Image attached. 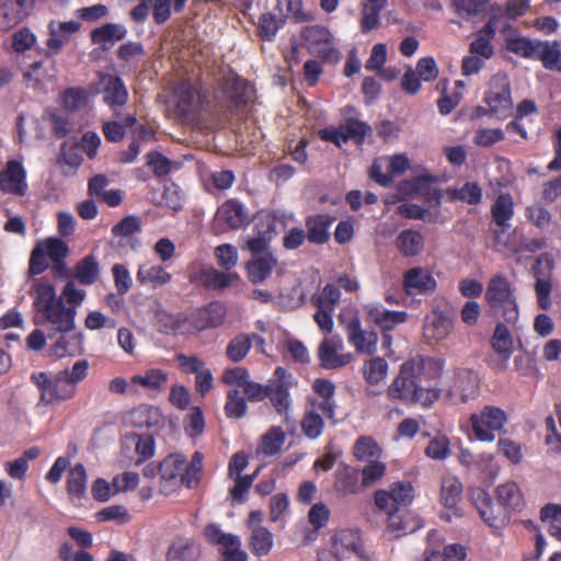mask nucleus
I'll list each match as a JSON object with an SVG mask.
<instances>
[{"label": "nucleus", "mask_w": 561, "mask_h": 561, "mask_svg": "<svg viewBox=\"0 0 561 561\" xmlns=\"http://www.w3.org/2000/svg\"><path fill=\"white\" fill-rule=\"evenodd\" d=\"M437 377L438 367L433 359L413 357L400 366L399 374L387 388V397L405 404L428 408L440 397L439 389L434 385Z\"/></svg>", "instance_id": "obj_1"}, {"label": "nucleus", "mask_w": 561, "mask_h": 561, "mask_svg": "<svg viewBox=\"0 0 561 561\" xmlns=\"http://www.w3.org/2000/svg\"><path fill=\"white\" fill-rule=\"evenodd\" d=\"M88 373L87 359H79L71 368H65L54 375L45 371L33 373L31 380L39 391V404L50 405L72 399L77 393L78 383L87 378Z\"/></svg>", "instance_id": "obj_2"}, {"label": "nucleus", "mask_w": 561, "mask_h": 561, "mask_svg": "<svg viewBox=\"0 0 561 561\" xmlns=\"http://www.w3.org/2000/svg\"><path fill=\"white\" fill-rule=\"evenodd\" d=\"M30 295L33 298L34 310L49 324H58L61 330L72 327L76 319L75 308H67L61 298L56 295L53 284L45 279H35Z\"/></svg>", "instance_id": "obj_3"}, {"label": "nucleus", "mask_w": 561, "mask_h": 561, "mask_svg": "<svg viewBox=\"0 0 561 561\" xmlns=\"http://www.w3.org/2000/svg\"><path fill=\"white\" fill-rule=\"evenodd\" d=\"M485 300L491 309L507 323L515 324L519 318V307L515 289L502 274L492 276L485 290Z\"/></svg>", "instance_id": "obj_4"}, {"label": "nucleus", "mask_w": 561, "mask_h": 561, "mask_svg": "<svg viewBox=\"0 0 561 561\" xmlns=\"http://www.w3.org/2000/svg\"><path fill=\"white\" fill-rule=\"evenodd\" d=\"M486 108H480L482 113H488L499 119H506L513 114V100L511 84L505 73L494 75L488 82L484 98Z\"/></svg>", "instance_id": "obj_5"}, {"label": "nucleus", "mask_w": 561, "mask_h": 561, "mask_svg": "<svg viewBox=\"0 0 561 561\" xmlns=\"http://www.w3.org/2000/svg\"><path fill=\"white\" fill-rule=\"evenodd\" d=\"M469 422L477 440L492 443L496 433L504 432L507 414L497 407L485 405L479 412L472 413Z\"/></svg>", "instance_id": "obj_6"}, {"label": "nucleus", "mask_w": 561, "mask_h": 561, "mask_svg": "<svg viewBox=\"0 0 561 561\" xmlns=\"http://www.w3.org/2000/svg\"><path fill=\"white\" fill-rule=\"evenodd\" d=\"M438 181L436 175L431 174L426 169H422L419 174L410 180L400 182L398 186V199H412L421 197L424 201L436 205L440 203L442 192L434 187Z\"/></svg>", "instance_id": "obj_7"}, {"label": "nucleus", "mask_w": 561, "mask_h": 561, "mask_svg": "<svg viewBox=\"0 0 561 561\" xmlns=\"http://www.w3.org/2000/svg\"><path fill=\"white\" fill-rule=\"evenodd\" d=\"M440 396L450 403H467L479 394V377L471 369L455 371L451 383L439 389Z\"/></svg>", "instance_id": "obj_8"}, {"label": "nucleus", "mask_w": 561, "mask_h": 561, "mask_svg": "<svg viewBox=\"0 0 561 561\" xmlns=\"http://www.w3.org/2000/svg\"><path fill=\"white\" fill-rule=\"evenodd\" d=\"M201 105V95L190 82L178 84L168 102V110L181 121H190Z\"/></svg>", "instance_id": "obj_9"}, {"label": "nucleus", "mask_w": 561, "mask_h": 561, "mask_svg": "<svg viewBox=\"0 0 561 561\" xmlns=\"http://www.w3.org/2000/svg\"><path fill=\"white\" fill-rule=\"evenodd\" d=\"M332 551L335 561H342L353 556L362 561H374L373 556L365 548L360 534L353 529H342L334 535Z\"/></svg>", "instance_id": "obj_10"}, {"label": "nucleus", "mask_w": 561, "mask_h": 561, "mask_svg": "<svg viewBox=\"0 0 561 561\" xmlns=\"http://www.w3.org/2000/svg\"><path fill=\"white\" fill-rule=\"evenodd\" d=\"M51 330L48 332V340L51 342L49 354L51 356L62 358L66 356H75L82 352V335L75 332L76 319H72V327L61 330L58 324H50Z\"/></svg>", "instance_id": "obj_11"}, {"label": "nucleus", "mask_w": 561, "mask_h": 561, "mask_svg": "<svg viewBox=\"0 0 561 561\" xmlns=\"http://www.w3.org/2000/svg\"><path fill=\"white\" fill-rule=\"evenodd\" d=\"M302 36L305 38L308 50L324 60L337 61L340 51L335 47L334 37L331 32L320 25L307 27Z\"/></svg>", "instance_id": "obj_12"}, {"label": "nucleus", "mask_w": 561, "mask_h": 561, "mask_svg": "<svg viewBox=\"0 0 561 561\" xmlns=\"http://www.w3.org/2000/svg\"><path fill=\"white\" fill-rule=\"evenodd\" d=\"M411 162L405 153H397L375 159L370 168V176L382 186H388L393 179L410 169Z\"/></svg>", "instance_id": "obj_13"}, {"label": "nucleus", "mask_w": 561, "mask_h": 561, "mask_svg": "<svg viewBox=\"0 0 561 561\" xmlns=\"http://www.w3.org/2000/svg\"><path fill=\"white\" fill-rule=\"evenodd\" d=\"M423 337L427 344H437L448 339L454 330V319L438 310L434 309L425 316L423 321Z\"/></svg>", "instance_id": "obj_14"}, {"label": "nucleus", "mask_w": 561, "mask_h": 561, "mask_svg": "<svg viewBox=\"0 0 561 561\" xmlns=\"http://www.w3.org/2000/svg\"><path fill=\"white\" fill-rule=\"evenodd\" d=\"M277 380L268 383L267 396L278 414L289 421L288 412L290 408L289 387L293 385L291 376L282 367L275 370Z\"/></svg>", "instance_id": "obj_15"}, {"label": "nucleus", "mask_w": 561, "mask_h": 561, "mask_svg": "<svg viewBox=\"0 0 561 561\" xmlns=\"http://www.w3.org/2000/svg\"><path fill=\"white\" fill-rule=\"evenodd\" d=\"M253 94L254 90L251 84L230 73L216 92V99L238 106L251 101Z\"/></svg>", "instance_id": "obj_16"}, {"label": "nucleus", "mask_w": 561, "mask_h": 561, "mask_svg": "<svg viewBox=\"0 0 561 561\" xmlns=\"http://www.w3.org/2000/svg\"><path fill=\"white\" fill-rule=\"evenodd\" d=\"M185 465L182 454H171L159 465L160 489L164 494H171L181 486V477Z\"/></svg>", "instance_id": "obj_17"}, {"label": "nucleus", "mask_w": 561, "mask_h": 561, "mask_svg": "<svg viewBox=\"0 0 561 561\" xmlns=\"http://www.w3.org/2000/svg\"><path fill=\"white\" fill-rule=\"evenodd\" d=\"M319 359L325 369H336L352 362L353 356L344 353V344L341 337H325L319 346Z\"/></svg>", "instance_id": "obj_18"}, {"label": "nucleus", "mask_w": 561, "mask_h": 561, "mask_svg": "<svg viewBox=\"0 0 561 561\" xmlns=\"http://www.w3.org/2000/svg\"><path fill=\"white\" fill-rule=\"evenodd\" d=\"M462 484L458 478L448 476L442 480L440 503L445 511L440 517L447 522H451L454 517L461 515L458 503L461 499Z\"/></svg>", "instance_id": "obj_19"}, {"label": "nucleus", "mask_w": 561, "mask_h": 561, "mask_svg": "<svg viewBox=\"0 0 561 561\" xmlns=\"http://www.w3.org/2000/svg\"><path fill=\"white\" fill-rule=\"evenodd\" d=\"M100 84L104 102L115 115H119L128 100V91L123 80L113 75H104L101 77Z\"/></svg>", "instance_id": "obj_20"}, {"label": "nucleus", "mask_w": 561, "mask_h": 561, "mask_svg": "<svg viewBox=\"0 0 561 561\" xmlns=\"http://www.w3.org/2000/svg\"><path fill=\"white\" fill-rule=\"evenodd\" d=\"M34 7L35 0H5L0 3V31H8L18 25Z\"/></svg>", "instance_id": "obj_21"}, {"label": "nucleus", "mask_w": 561, "mask_h": 561, "mask_svg": "<svg viewBox=\"0 0 561 561\" xmlns=\"http://www.w3.org/2000/svg\"><path fill=\"white\" fill-rule=\"evenodd\" d=\"M0 190L19 196L26 193V172L21 162L11 160L7 168L0 172Z\"/></svg>", "instance_id": "obj_22"}, {"label": "nucleus", "mask_w": 561, "mask_h": 561, "mask_svg": "<svg viewBox=\"0 0 561 561\" xmlns=\"http://www.w3.org/2000/svg\"><path fill=\"white\" fill-rule=\"evenodd\" d=\"M402 285L408 295H422L434 291L437 283L428 270L412 267L404 273Z\"/></svg>", "instance_id": "obj_23"}, {"label": "nucleus", "mask_w": 561, "mask_h": 561, "mask_svg": "<svg viewBox=\"0 0 561 561\" xmlns=\"http://www.w3.org/2000/svg\"><path fill=\"white\" fill-rule=\"evenodd\" d=\"M346 331L350 343L358 353L374 354L377 351V334L363 330L358 318L354 317L347 322Z\"/></svg>", "instance_id": "obj_24"}, {"label": "nucleus", "mask_w": 561, "mask_h": 561, "mask_svg": "<svg viewBox=\"0 0 561 561\" xmlns=\"http://www.w3.org/2000/svg\"><path fill=\"white\" fill-rule=\"evenodd\" d=\"M226 317L225 307L219 302H213L204 309H199L188 316V323L192 327V333L208 328L220 325Z\"/></svg>", "instance_id": "obj_25"}, {"label": "nucleus", "mask_w": 561, "mask_h": 561, "mask_svg": "<svg viewBox=\"0 0 561 561\" xmlns=\"http://www.w3.org/2000/svg\"><path fill=\"white\" fill-rule=\"evenodd\" d=\"M81 24L78 21H51L48 25L49 37L47 39V48L50 54H57L69 42L71 35L77 33Z\"/></svg>", "instance_id": "obj_26"}, {"label": "nucleus", "mask_w": 561, "mask_h": 561, "mask_svg": "<svg viewBox=\"0 0 561 561\" xmlns=\"http://www.w3.org/2000/svg\"><path fill=\"white\" fill-rule=\"evenodd\" d=\"M156 325L159 331L165 334L192 333L188 316L183 313L172 314L160 307L156 311Z\"/></svg>", "instance_id": "obj_27"}, {"label": "nucleus", "mask_w": 561, "mask_h": 561, "mask_svg": "<svg viewBox=\"0 0 561 561\" xmlns=\"http://www.w3.org/2000/svg\"><path fill=\"white\" fill-rule=\"evenodd\" d=\"M168 380L169 374L165 370L149 368L131 377V387L137 391L141 388L147 391L159 392L165 387Z\"/></svg>", "instance_id": "obj_28"}, {"label": "nucleus", "mask_w": 561, "mask_h": 561, "mask_svg": "<svg viewBox=\"0 0 561 561\" xmlns=\"http://www.w3.org/2000/svg\"><path fill=\"white\" fill-rule=\"evenodd\" d=\"M136 278L142 285L157 288L169 284L172 275L162 265L146 262L139 265Z\"/></svg>", "instance_id": "obj_29"}, {"label": "nucleus", "mask_w": 561, "mask_h": 561, "mask_svg": "<svg viewBox=\"0 0 561 561\" xmlns=\"http://www.w3.org/2000/svg\"><path fill=\"white\" fill-rule=\"evenodd\" d=\"M493 221L505 232L511 227V219L514 216V202L508 193H501L491 207Z\"/></svg>", "instance_id": "obj_30"}, {"label": "nucleus", "mask_w": 561, "mask_h": 561, "mask_svg": "<svg viewBox=\"0 0 561 561\" xmlns=\"http://www.w3.org/2000/svg\"><path fill=\"white\" fill-rule=\"evenodd\" d=\"M425 240L423 234L413 229L402 230L396 240L398 251L407 257H413L421 254L424 250Z\"/></svg>", "instance_id": "obj_31"}, {"label": "nucleus", "mask_w": 561, "mask_h": 561, "mask_svg": "<svg viewBox=\"0 0 561 561\" xmlns=\"http://www.w3.org/2000/svg\"><path fill=\"white\" fill-rule=\"evenodd\" d=\"M127 34V30L122 24L106 23L91 33V39L94 44L104 49L111 48L116 42L123 39Z\"/></svg>", "instance_id": "obj_32"}, {"label": "nucleus", "mask_w": 561, "mask_h": 561, "mask_svg": "<svg viewBox=\"0 0 561 561\" xmlns=\"http://www.w3.org/2000/svg\"><path fill=\"white\" fill-rule=\"evenodd\" d=\"M493 350L502 356V359L495 365L497 370H504L507 367V360L512 354L513 340L508 329L504 324H497L492 337Z\"/></svg>", "instance_id": "obj_33"}, {"label": "nucleus", "mask_w": 561, "mask_h": 561, "mask_svg": "<svg viewBox=\"0 0 561 561\" xmlns=\"http://www.w3.org/2000/svg\"><path fill=\"white\" fill-rule=\"evenodd\" d=\"M216 218L218 221L227 224L230 228H238L245 222L248 214L241 203L236 199H229L218 208Z\"/></svg>", "instance_id": "obj_34"}, {"label": "nucleus", "mask_w": 561, "mask_h": 561, "mask_svg": "<svg viewBox=\"0 0 561 561\" xmlns=\"http://www.w3.org/2000/svg\"><path fill=\"white\" fill-rule=\"evenodd\" d=\"M312 388L323 399L320 402H314V408L319 409L325 417L333 419L335 413V402L332 399L335 391L334 385L327 379H316Z\"/></svg>", "instance_id": "obj_35"}, {"label": "nucleus", "mask_w": 561, "mask_h": 561, "mask_svg": "<svg viewBox=\"0 0 561 561\" xmlns=\"http://www.w3.org/2000/svg\"><path fill=\"white\" fill-rule=\"evenodd\" d=\"M275 265L276 259L270 253L255 256L247 265L249 279L254 284L264 282L271 275Z\"/></svg>", "instance_id": "obj_36"}, {"label": "nucleus", "mask_w": 561, "mask_h": 561, "mask_svg": "<svg viewBox=\"0 0 561 561\" xmlns=\"http://www.w3.org/2000/svg\"><path fill=\"white\" fill-rule=\"evenodd\" d=\"M496 497L500 504L513 511H520L524 506V496L519 485L514 481H506L496 488Z\"/></svg>", "instance_id": "obj_37"}, {"label": "nucleus", "mask_w": 561, "mask_h": 561, "mask_svg": "<svg viewBox=\"0 0 561 561\" xmlns=\"http://www.w3.org/2000/svg\"><path fill=\"white\" fill-rule=\"evenodd\" d=\"M534 59L540 60L549 70L561 71V50L556 42L539 41Z\"/></svg>", "instance_id": "obj_38"}, {"label": "nucleus", "mask_w": 561, "mask_h": 561, "mask_svg": "<svg viewBox=\"0 0 561 561\" xmlns=\"http://www.w3.org/2000/svg\"><path fill=\"white\" fill-rule=\"evenodd\" d=\"M274 545L272 533L261 526L256 525L251 529L249 539V547L251 552L256 557H263L270 553Z\"/></svg>", "instance_id": "obj_39"}, {"label": "nucleus", "mask_w": 561, "mask_h": 561, "mask_svg": "<svg viewBox=\"0 0 561 561\" xmlns=\"http://www.w3.org/2000/svg\"><path fill=\"white\" fill-rule=\"evenodd\" d=\"M88 474L83 465L76 463L70 468L67 478V491L71 500H81L87 491Z\"/></svg>", "instance_id": "obj_40"}, {"label": "nucleus", "mask_w": 561, "mask_h": 561, "mask_svg": "<svg viewBox=\"0 0 561 561\" xmlns=\"http://www.w3.org/2000/svg\"><path fill=\"white\" fill-rule=\"evenodd\" d=\"M473 505L477 507L481 518L490 526L497 527V518L494 515L492 500L488 492L480 488L470 491Z\"/></svg>", "instance_id": "obj_41"}, {"label": "nucleus", "mask_w": 561, "mask_h": 561, "mask_svg": "<svg viewBox=\"0 0 561 561\" xmlns=\"http://www.w3.org/2000/svg\"><path fill=\"white\" fill-rule=\"evenodd\" d=\"M334 486L336 492L343 496L357 493L360 489L357 471L348 466L339 468Z\"/></svg>", "instance_id": "obj_42"}, {"label": "nucleus", "mask_w": 561, "mask_h": 561, "mask_svg": "<svg viewBox=\"0 0 561 561\" xmlns=\"http://www.w3.org/2000/svg\"><path fill=\"white\" fill-rule=\"evenodd\" d=\"M124 123L126 127H130L133 129L134 136L137 137V139L131 141L129 145L128 151L124 152L122 156L123 162L130 163L136 159L140 151L138 139H146L151 135V133L144 125L137 124V118L135 115L128 114L125 117Z\"/></svg>", "instance_id": "obj_43"}, {"label": "nucleus", "mask_w": 561, "mask_h": 561, "mask_svg": "<svg viewBox=\"0 0 561 561\" xmlns=\"http://www.w3.org/2000/svg\"><path fill=\"white\" fill-rule=\"evenodd\" d=\"M100 274V265L96 257L92 254L84 256L76 264L75 276L82 285H92L96 282Z\"/></svg>", "instance_id": "obj_44"}, {"label": "nucleus", "mask_w": 561, "mask_h": 561, "mask_svg": "<svg viewBox=\"0 0 561 561\" xmlns=\"http://www.w3.org/2000/svg\"><path fill=\"white\" fill-rule=\"evenodd\" d=\"M389 365L381 357H373L364 362L362 373L365 381L370 385H379L388 375Z\"/></svg>", "instance_id": "obj_45"}, {"label": "nucleus", "mask_w": 561, "mask_h": 561, "mask_svg": "<svg viewBox=\"0 0 561 561\" xmlns=\"http://www.w3.org/2000/svg\"><path fill=\"white\" fill-rule=\"evenodd\" d=\"M285 439V432L280 427L273 426L262 436L257 453L274 456L280 451Z\"/></svg>", "instance_id": "obj_46"}, {"label": "nucleus", "mask_w": 561, "mask_h": 561, "mask_svg": "<svg viewBox=\"0 0 561 561\" xmlns=\"http://www.w3.org/2000/svg\"><path fill=\"white\" fill-rule=\"evenodd\" d=\"M135 414L140 426H146L153 432L159 431L167 421L160 409L152 405L141 407Z\"/></svg>", "instance_id": "obj_47"}, {"label": "nucleus", "mask_w": 561, "mask_h": 561, "mask_svg": "<svg viewBox=\"0 0 561 561\" xmlns=\"http://www.w3.org/2000/svg\"><path fill=\"white\" fill-rule=\"evenodd\" d=\"M332 220L328 216L310 217L307 221L308 239L313 243H324L329 239V227Z\"/></svg>", "instance_id": "obj_48"}, {"label": "nucleus", "mask_w": 561, "mask_h": 561, "mask_svg": "<svg viewBox=\"0 0 561 561\" xmlns=\"http://www.w3.org/2000/svg\"><path fill=\"white\" fill-rule=\"evenodd\" d=\"M322 416L324 415L319 409L314 408V404L306 412L301 422V430L308 438L316 439L322 434L324 427Z\"/></svg>", "instance_id": "obj_49"}, {"label": "nucleus", "mask_w": 561, "mask_h": 561, "mask_svg": "<svg viewBox=\"0 0 561 561\" xmlns=\"http://www.w3.org/2000/svg\"><path fill=\"white\" fill-rule=\"evenodd\" d=\"M203 454L195 451L191 461L188 463L185 461L181 477V485L192 489L198 484L203 468Z\"/></svg>", "instance_id": "obj_50"}, {"label": "nucleus", "mask_w": 561, "mask_h": 561, "mask_svg": "<svg viewBox=\"0 0 561 561\" xmlns=\"http://www.w3.org/2000/svg\"><path fill=\"white\" fill-rule=\"evenodd\" d=\"M371 319L383 330H391L394 325L403 323L408 314L403 311H389L382 307L370 310Z\"/></svg>", "instance_id": "obj_51"}, {"label": "nucleus", "mask_w": 561, "mask_h": 561, "mask_svg": "<svg viewBox=\"0 0 561 561\" xmlns=\"http://www.w3.org/2000/svg\"><path fill=\"white\" fill-rule=\"evenodd\" d=\"M354 456L359 461L379 459L381 449L376 440L369 436H360L353 447Z\"/></svg>", "instance_id": "obj_52"}, {"label": "nucleus", "mask_w": 561, "mask_h": 561, "mask_svg": "<svg viewBox=\"0 0 561 561\" xmlns=\"http://www.w3.org/2000/svg\"><path fill=\"white\" fill-rule=\"evenodd\" d=\"M199 549L190 540H179L172 545L168 552L169 561H193L197 558Z\"/></svg>", "instance_id": "obj_53"}, {"label": "nucleus", "mask_w": 561, "mask_h": 561, "mask_svg": "<svg viewBox=\"0 0 561 561\" xmlns=\"http://www.w3.org/2000/svg\"><path fill=\"white\" fill-rule=\"evenodd\" d=\"M204 282L213 288H226L239 280V275L234 272H219L213 267L203 271Z\"/></svg>", "instance_id": "obj_54"}, {"label": "nucleus", "mask_w": 561, "mask_h": 561, "mask_svg": "<svg viewBox=\"0 0 561 561\" xmlns=\"http://www.w3.org/2000/svg\"><path fill=\"white\" fill-rule=\"evenodd\" d=\"M251 350V336L239 334L231 339L226 348V355L231 362L242 360Z\"/></svg>", "instance_id": "obj_55"}, {"label": "nucleus", "mask_w": 561, "mask_h": 561, "mask_svg": "<svg viewBox=\"0 0 561 561\" xmlns=\"http://www.w3.org/2000/svg\"><path fill=\"white\" fill-rule=\"evenodd\" d=\"M451 198L477 205L482 199V188L478 183L467 182L459 188H454L450 192Z\"/></svg>", "instance_id": "obj_56"}, {"label": "nucleus", "mask_w": 561, "mask_h": 561, "mask_svg": "<svg viewBox=\"0 0 561 561\" xmlns=\"http://www.w3.org/2000/svg\"><path fill=\"white\" fill-rule=\"evenodd\" d=\"M450 454V442L446 435H436L425 448V455L434 460H445Z\"/></svg>", "instance_id": "obj_57"}, {"label": "nucleus", "mask_w": 561, "mask_h": 561, "mask_svg": "<svg viewBox=\"0 0 561 561\" xmlns=\"http://www.w3.org/2000/svg\"><path fill=\"white\" fill-rule=\"evenodd\" d=\"M44 250L45 254L56 263L61 262L69 252V248L66 242L58 238H48L38 243Z\"/></svg>", "instance_id": "obj_58"}, {"label": "nucleus", "mask_w": 561, "mask_h": 561, "mask_svg": "<svg viewBox=\"0 0 561 561\" xmlns=\"http://www.w3.org/2000/svg\"><path fill=\"white\" fill-rule=\"evenodd\" d=\"M545 247V242L540 239H526L513 250V257L517 264H527L530 255Z\"/></svg>", "instance_id": "obj_59"}, {"label": "nucleus", "mask_w": 561, "mask_h": 561, "mask_svg": "<svg viewBox=\"0 0 561 561\" xmlns=\"http://www.w3.org/2000/svg\"><path fill=\"white\" fill-rule=\"evenodd\" d=\"M225 411L228 417L240 419L245 415L247 402L238 389L228 391Z\"/></svg>", "instance_id": "obj_60"}, {"label": "nucleus", "mask_w": 561, "mask_h": 561, "mask_svg": "<svg viewBox=\"0 0 561 561\" xmlns=\"http://www.w3.org/2000/svg\"><path fill=\"white\" fill-rule=\"evenodd\" d=\"M341 293L336 285L327 284L322 291L312 297V301L317 306V308H332L335 309V306L340 301Z\"/></svg>", "instance_id": "obj_61"}, {"label": "nucleus", "mask_w": 561, "mask_h": 561, "mask_svg": "<svg viewBox=\"0 0 561 561\" xmlns=\"http://www.w3.org/2000/svg\"><path fill=\"white\" fill-rule=\"evenodd\" d=\"M539 41H533L525 37H515L507 41V49L524 58H535L537 44Z\"/></svg>", "instance_id": "obj_62"}, {"label": "nucleus", "mask_w": 561, "mask_h": 561, "mask_svg": "<svg viewBox=\"0 0 561 561\" xmlns=\"http://www.w3.org/2000/svg\"><path fill=\"white\" fill-rule=\"evenodd\" d=\"M387 492L400 507L411 504L414 497L413 486L410 482H394Z\"/></svg>", "instance_id": "obj_63"}, {"label": "nucleus", "mask_w": 561, "mask_h": 561, "mask_svg": "<svg viewBox=\"0 0 561 561\" xmlns=\"http://www.w3.org/2000/svg\"><path fill=\"white\" fill-rule=\"evenodd\" d=\"M534 289L538 307L542 310H549L552 306L550 297L552 291V283L550 278L537 277Z\"/></svg>", "instance_id": "obj_64"}]
</instances>
